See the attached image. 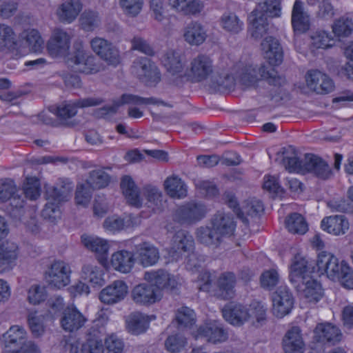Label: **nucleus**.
<instances>
[{
  "label": "nucleus",
  "mask_w": 353,
  "mask_h": 353,
  "mask_svg": "<svg viewBox=\"0 0 353 353\" xmlns=\"http://www.w3.org/2000/svg\"><path fill=\"white\" fill-rule=\"evenodd\" d=\"M72 37L65 30L57 28L52 32L46 43L48 54L52 58L61 59L75 70L85 74H94L100 70L96 59L84 48L82 41L73 43L70 52Z\"/></svg>",
  "instance_id": "nucleus-1"
},
{
  "label": "nucleus",
  "mask_w": 353,
  "mask_h": 353,
  "mask_svg": "<svg viewBox=\"0 0 353 353\" xmlns=\"http://www.w3.org/2000/svg\"><path fill=\"white\" fill-rule=\"evenodd\" d=\"M160 60L167 71L168 78L174 83H178L185 77L200 81L208 78L213 72L211 59L204 54H199L192 59L190 68L185 67V57L173 50L166 51Z\"/></svg>",
  "instance_id": "nucleus-2"
},
{
  "label": "nucleus",
  "mask_w": 353,
  "mask_h": 353,
  "mask_svg": "<svg viewBox=\"0 0 353 353\" xmlns=\"http://www.w3.org/2000/svg\"><path fill=\"white\" fill-rule=\"evenodd\" d=\"M237 80L245 88L255 86L260 80H267L273 85H279L281 81L274 70H267L264 65L252 64L236 65L230 73H224L220 76L217 81L220 86L228 89Z\"/></svg>",
  "instance_id": "nucleus-3"
},
{
  "label": "nucleus",
  "mask_w": 353,
  "mask_h": 353,
  "mask_svg": "<svg viewBox=\"0 0 353 353\" xmlns=\"http://www.w3.org/2000/svg\"><path fill=\"white\" fill-rule=\"evenodd\" d=\"M281 12L279 0H260L248 17L251 35L256 39L263 37L268 32V17H279Z\"/></svg>",
  "instance_id": "nucleus-4"
},
{
  "label": "nucleus",
  "mask_w": 353,
  "mask_h": 353,
  "mask_svg": "<svg viewBox=\"0 0 353 353\" xmlns=\"http://www.w3.org/2000/svg\"><path fill=\"white\" fill-rule=\"evenodd\" d=\"M207 212L208 208L204 203L192 201L176 210L174 220L181 224H192L204 218Z\"/></svg>",
  "instance_id": "nucleus-5"
},
{
  "label": "nucleus",
  "mask_w": 353,
  "mask_h": 353,
  "mask_svg": "<svg viewBox=\"0 0 353 353\" xmlns=\"http://www.w3.org/2000/svg\"><path fill=\"white\" fill-rule=\"evenodd\" d=\"M305 88L318 94L332 92L335 88L333 80L325 72L319 70H310L305 75Z\"/></svg>",
  "instance_id": "nucleus-6"
},
{
  "label": "nucleus",
  "mask_w": 353,
  "mask_h": 353,
  "mask_svg": "<svg viewBox=\"0 0 353 353\" xmlns=\"http://www.w3.org/2000/svg\"><path fill=\"white\" fill-rule=\"evenodd\" d=\"M307 1L308 4L312 5L316 0ZM291 23L296 37L295 46L298 48L297 36L306 32L310 27V15L305 10L302 0H295L292 10Z\"/></svg>",
  "instance_id": "nucleus-7"
},
{
  "label": "nucleus",
  "mask_w": 353,
  "mask_h": 353,
  "mask_svg": "<svg viewBox=\"0 0 353 353\" xmlns=\"http://www.w3.org/2000/svg\"><path fill=\"white\" fill-rule=\"evenodd\" d=\"M71 269L63 261H54L46 272V279L51 286L61 289L70 282Z\"/></svg>",
  "instance_id": "nucleus-8"
},
{
  "label": "nucleus",
  "mask_w": 353,
  "mask_h": 353,
  "mask_svg": "<svg viewBox=\"0 0 353 353\" xmlns=\"http://www.w3.org/2000/svg\"><path fill=\"white\" fill-rule=\"evenodd\" d=\"M347 265L348 264L344 261L339 263V259L330 252L321 251L318 254L316 260L318 271L326 273L327 277L332 281H336L342 274L341 273L342 268Z\"/></svg>",
  "instance_id": "nucleus-9"
},
{
  "label": "nucleus",
  "mask_w": 353,
  "mask_h": 353,
  "mask_svg": "<svg viewBox=\"0 0 353 353\" xmlns=\"http://www.w3.org/2000/svg\"><path fill=\"white\" fill-rule=\"evenodd\" d=\"M132 70L134 75L146 83L152 85L160 81L161 74L158 68L148 58L137 59L133 63Z\"/></svg>",
  "instance_id": "nucleus-10"
},
{
  "label": "nucleus",
  "mask_w": 353,
  "mask_h": 353,
  "mask_svg": "<svg viewBox=\"0 0 353 353\" xmlns=\"http://www.w3.org/2000/svg\"><path fill=\"white\" fill-rule=\"evenodd\" d=\"M10 201L15 209H21L25 204L24 197L19 194V190L14 180L10 178L0 179V203Z\"/></svg>",
  "instance_id": "nucleus-11"
},
{
  "label": "nucleus",
  "mask_w": 353,
  "mask_h": 353,
  "mask_svg": "<svg viewBox=\"0 0 353 353\" xmlns=\"http://www.w3.org/2000/svg\"><path fill=\"white\" fill-rule=\"evenodd\" d=\"M90 46L93 52L108 64L116 65L119 63V50L108 40L94 37L90 41Z\"/></svg>",
  "instance_id": "nucleus-12"
},
{
  "label": "nucleus",
  "mask_w": 353,
  "mask_h": 353,
  "mask_svg": "<svg viewBox=\"0 0 353 353\" xmlns=\"http://www.w3.org/2000/svg\"><path fill=\"white\" fill-rule=\"evenodd\" d=\"M194 244L193 238L188 232L179 230L172 237L170 254L175 260H179L193 250Z\"/></svg>",
  "instance_id": "nucleus-13"
},
{
  "label": "nucleus",
  "mask_w": 353,
  "mask_h": 353,
  "mask_svg": "<svg viewBox=\"0 0 353 353\" xmlns=\"http://www.w3.org/2000/svg\"><path fill=\"white\" fill-rule=\"evenodd\" d=\"M128 287L121 280H117L103 288L99 293V299L107 305L117 303L125 299Z\"/></svg>",
  "instance_id": "nucleus-14"
},
{
  "label": "nucleus",
  "mask_w": 353,
  "mask_h": 353,
  "mask_svg": "<svg viewBox=\"0 0 353 353\" xmlns=\"http://www.w3.org/2000/svg\"><path fill=\"white\" fill-rule=\"evenodd\" d=\"M160 292L150 283H141L132 290L131 298L138 305H148L161 299Z\"/></svg>",
  "instance_id": "nucleus-15"
},
{
  "label": "nucleus",
  "mask_w": 353,
  "mask_h": 353,
  "mask_svg": "<svg viewBox=\"0 0 353 353\" xmlns=\"http://www.w3.org/2000/svg\"><path fill=\"white\" fill-rule=\"evenodd\" d=\"M273 313L282 318L290 313L294 305L292 293L286 287H280L272 295Z\"/></svg>",
  "instance_id": "nucleus-16"
},
{
  "label": "nucleus",
  "mask_w": 353,
  "mask_h": 353,
  "mask_svg": "<svg viewBox=\"0 0 353 353\" xmlns=\"http://www.w3.org/2000/svg\"><path fill=\"white\" fill-rule=\"evenodd\" d=\"M144 279L153 285L156 290L160 292V290H167L170 292L175 290L178 286V282L174 277L164 270L146 272Z\"/></svg>",
  "instance_id": "nucleus-17"
},
{
  "label": "nucleus",
  "mask_w": 353,
  "mask_h": 353,
  "mask_svg": "<svg viewBox=\"0 0 353 353\" xmlns=\"http://www.w3.org/2000/svg\"><path fill=\"white\" fill-rule=\"evenodd\" d=\"M293 286L299 294L307 299L308 302L316 303L323 296L321 283L311 276L305 277L304 281H299Z\"/></svg>",
  "instance_id": "nucleus-18"
},
{
  "label": "nucleus",
  "mask_w": 353,
  "mask_h": 353,
  "mask_svg": "<svg viewBox=\"0 0 353 353\" xmlns=\"http://www.w3.org/2000/svg\"><path fill=\"white\" fill-rule=\"evenodd\" d=\"M194 336L195 339L205 338L207 341L216 344L225 341L228 334L221 324L214 321L201 325Z\"/></svg>",
  "instance_id": "nucleus-19"
},
{
  "label": "nucleus",
  "mask_w": 353,
  "mask_h": 353,
  "mask_svg": "<svg viewBox=\"0 0 353 353\" xmlns=\"http://www.w3.org/2000/svg\"><path fill=\"white\" fill-rule=\"evenodd\" d=\"M223 318L234 325H241L251 318L248 309L242 304L230 302L222 309Z\"/></svg>",
  "instance_id": "nucleus-20"
},
{
  "label": "nucleus",
  "mask_w": 353,
  "mask_h": 353,
  "mask_svg": "<svg viewBox=\"0 0 353 353\" xmlns=\"http://www.w3.org/2000/svg\"><path fill=\"white\" fill-rule=\"evenodd\" d=\"M314 338L319 343L335 345L342 338L339 328L330 323H321L316 325L314 330Z\"/></svg>",
  "instance_id": "nucleus-21"
},
{
  "label": "nucleus",
  "mask_w": 353,
  "mask_h": 353,
  "mask_svg": "<svg viewBox=\"0 0 353 353\" xmlns=\"http://www.w3.org/2000/svg\"><path fill=\"white\" fill-rule=\"evenodd\" d=\"M101 103V100L98 98H86L74 101H66L57 108L56 114L62 119H68L76 115L77 109L79 108L95 106Z\"/></svg>",
  "instance_id": "nucleus-22"
},
{
  "label": "nucleus",
  "mask_w": 353,
  "mask_h": 353,
  "mask_svg": "<svg viewBox=\"0 0 353 353\" xmlns=\"http://www.w3.org/2000/svg\"><path fill=\"white\" fill-rule=\"evenodd\" d=\"M120 188L127 203L136 208L143 205V198L139 187L130 175H124L121 178Z\"/></svg>",
  "instance_id": "nucleus-23"
},
{
  "label": "nucleus",
  "mask_w": 353,
  "mask_h": 353,
  "mask_svg": "<svg viewBox=\"0 0 353 353\" xmlns=\"http://www.w3.org/2000/svg\"><path fill=\"white\" fill-rule=\"evenodd\" d=\"M86 321L85 317L76 307H68L63 310L60 323L65 331L73 332L81 328Z\"/></svg>",
  "instance_id": "nucleus-24"
},
{
  "label": "nucleus",
  "mask_w": 353,
  "mask_h": 353,
  "mask_svg": "<svg viewBox=\"0 0 353 353\" xmlns=\"http://www.w3.org/2000/svg\"><path fill=\"white\" fill-rule=\"evenodd\" d=\"M321 228L334 236L344 235L350 228V223L345 215H333L324 217L321 223Z\"/></svg>",
  "instance_id": "nucleus-25"
},
{
  "label": "nucleus",
  "mask_w": 353,
  "mask_h": 353,
  "mask_svg": "<svg viewBox=\"0 0 353 353\" xmlns=\"http://www.w3.org/2000/svg\"><path fill=\"white\" fill-rule=\"evenodd\" d=\"M83 245L96 254L98 261L102 265L107 262L109 245L106 240L92 236L83 234L81 236Z\"/></svg>",
  "instance_id": "nucleus-26"
},
{
  "label": "nucleus",
  "mask_w": 353,
  "mask_h": 353,
  "mask_svg": "<svg viewBox=\"0 0 353 353\" xmlns=\"http://www.w3.org/2000/svg\"><path fill=\"white\" fill-rule=\"evenodd\" d=\"M261 49L263 57L270 64L277 65L283 61V50L279 41L272 37H266L261 42Z\"/></svg>",
  "instance_id": "nucleus-27"
},
{
  "label": "nucleus",
  "mask_w": 353,
  "mask_h": 353,
  "mask_svg": "<svg viewBox=\"0 0 353 353\" xmlns=\"http://www.w3.org/2000/svg\"><path fill=\"white\" fill-rule=\"evenodd\" d=\"M305 173H312L323 180L328 179L332 174L330 165L319 156H305Z\"/></svg>",
  "instance_id": "nucleus-28"
},
{
  "label": "nucleus",
  "mask_w": 353,
  "mask_h": 353,
  "mask_svg": "<svg viewBox=\"0 0 353 353\" xmlns=\"http://www.w3.org/2000/svg\"><path fill=\"white\" fill-rule=\"evenodd\" d=\"M183 37L189 45L199 46L208 37L207 30L200 22L192 21L183 28Z\"/></svg>",
  "instance_id": "nucleus-29"
},
{
  "label": "nucleus",
  "mask_w": 353,
  "mask_h": 353,
  "mask_svg": "<svg viewBox=\"0 0 353 353\" xmlns=\"http://www.w3.org/2000/svg\"><path fill=\"white\" fill-rule=\"evenodd\" d=\"M21 37L24 46L21 49V46L18 44L17 51L19 50L22 54H25L28 51L37 53L41 52L43 49V39L37 30H26L21 34Z\"/></svg>",
  "instance_id": "nucleus-30"
},
{
  "label": "nucleus",
  "mask_w": 353,
  "mask_h": 353,
  "mask_svg": "<svg viewBox=\"0 0 353 353\" xmlns=\"http://www.w3.org/2000/svg\"><path fill=\"white\" fill-rule=\"evenodd\" d=\"M135 255L143 267L154 265L160 257L158 249L148 242H143L136 245Z\"/></svg>",
  "instance_id": "nucleus-31"
},
{
  "label": "nucleus",
  "mask_w": 353,
  "mask_h": 353,
  "mask_svg": "<svg viewBox=\"0 0 353 353\" xmlns=\"http://www.w3.org/2000/svg\"><path fill=\"white\" fill-rule=\"evenodd\" d=\"M304 342L299 327L289 330L283 339V347L285 353H303Z\"/></svg>",
  "instance_id": "nucleus-32"
},
{
  "label": "nucleus",
  "mask_w": 353,
  "mask_h": 353,
  "mask_svg": "<svg viewBox=\"0 0 353 353\" xmlns=\"http://www.w3.org/2000/svg\"><path fill=\"white\" fill-rule=\"evenodd\" d=\"M236 283V276L233 272L222 273L217 280L218 296L224 300L234 298Z\"/></svg>",
  "instance_id": "nucleus-33"
},
{
  "label": "nucleus",
  "mask_w": 353,
  "mask_h": 353,
  "mask_svg": "<svg viewBox=\"0 0 353 353\" xmlns=\"http://www.w3.org/2000/svg\"><path fill=\"white\" fill-rule=\"evenodd\" d=\"M82 10V3L79 0H68L61 3L57 10L59 19L64 23H72Z\"/></svg>",
  "instance_id": "nucleus-34"
},
{
  "label": "nucleus",
  "mask_w": 353,
  "mask_h": 353,
  "mask_svg": "<svg viewBox=\"0 0 353 353\" xmlns=\"http://www.w3.org/2000/svg\"><path fill=\"white\" fill-rule=\"evenodd\" d=\"M169 5L176 12L186 15H197L204 8L201 0H169Z\"/></svg>",
  "instance_id": "nucleus-35"
},
{
  "label": "nucleus",
  "mask_w": 353,
  "mask_h": 353,
  "mask_svg": "<svg viewBox=\"0 0 353 353\" xmlns=\"http://www.w3.org/2000/svg\"><path fill=\"white\" fill-rule=\"evenodd\" d=\"M72 184L68 179H60L56 186L47 190L48 199H51L56 203L68 201L72 194Z\"/></svg>",
  "instance_id": "nucleus-36"
},
{
  "label": "nucleus",
  "mask_w": 353,
  "mask_h": 353,
  "mask_svg": "<svg viewBox=\"0 0 353 353\" xmlns=\"http://www.w3.org/2000/svg\"><path fill=\"white\" fill-rule=\"evenodd\" d=\"M167 194L173 199H183L187 196V186L181 178L176 175L168 177L163 183Z\"/></svg>",
  "instance_id": "nucleus-37"
},
{
  "label": "nucleus",
  "mask_w": 353,
  "mask_h": 353,
  "mask_svg": "<svg viewBox=\"0 0 353 353\" xmlns=\"http://www.w3.org/2000/svg\"><path fill=\"white\" fill-rule=\"evenodd\" d=\"M212 226L223 236H231L234 230V223L232 218L223 212H218L212 220Z\"/></svg>",
  "instance_id": "nucleus-38"
},
{
  "label": "nucleus",
  "mask_w": 353,
  "mask_h": 353,
  "mask_svg": "<svg viewBox=\"0 0 353 353\" xmlns=\"http://www.w3.org/2000/svg\"><path fill=\"white\" fill-rule=\"evenodd\" d=\"M150 319L141 312L130 314L126 320V326L129 332L138 335L145 332L149 327Z\"/></svg>",
  "instance_id": "nucleus-39"
},
{
  "label": "nucleus",
  "mask_w": 353,
  "mask_h": 353,
  "mask_svg": "<svg viewBox=\"0 0 353 353\" xmlns=\"http://www.w3.org/2000/svg\"><path fill=\"white\" fill-rule=\"evenodd\" d=\"M134 263V255L130 252L121 250L112 255L111 264L112 267L122 273L129 272L132 268Z\"/></svg>",
  "instance_id": "nucleus-40"
},
{
  "label": "nucleus",
  "mask_w": 353,
  "mask_h": 353,
  "mask_svg": "<svg viewBox=\"0 0 353 353\" xmlns=\"http://www.w3.org/2000/svg\"><path fill=\"white\" fill-rule=\"evenodd\" d=\"M307 261L300 256H296L290 267L289 275L290 281L292 285L299 281H304L305 277H310Z\"/></svg>",
  "instance_id": "nucleus-41"
},
{
  "label": "nucleus",
  "mask_w": 353,
  "mask_h": 353,
  "mask_svg": "<svg viewBox=\"0 0 353 353\" xmlns=\"http://www.w3.org/2000/svg\"><path fill=\"white\" fill-rule=\"evenodd\" d=\"M17 258V248L13 244L0 245V272L12 269Z\"/></svg>",
  "instance_id": "nucleus-42"
},
{
  "label": "nucleus",
  "mask_w": 353,
  "mask_h": 353,
  "mask_svg": "<svg viewBox=\"0 0 353 353\" xmlns=\"http://www.w3.org/2000/svg\"><path fill=\"white\" fill-rule=\"evenodd\" d=\"M221 28L230 34H237L241 32L244 23L234 12H225L219 19Z\"/></svg>",
  "instance_id": "nucleus-43"
},
{
  "label": "nucleus",
  "mask_w": 353,
  "mask_h": 353,
  "mask_svg": "<svg viewBox=\"0 0 353 353\" xmlns=\"http://www.w3.org/2000/svg\"><path fill=\"white\" fill-rule=\"evenodd\" d=\"M16 50H18V42L12 28L5 23H0V51Z\"/></svg>",
  "instance_id": "nucleus-44"
},
{
  "label": "nucleus",
  "mask_w": 353,
  "mask_h": 353,
  "mask_svg": "<svg viewBox=\"0 0 353 353\" xmlns=\"http://www.w3.org/2000/svg\"><path fill=\"white\" fill-rule=\"evenodd\" d=\"M197 240L207 246L217 247L221 241V235L212 226L200 227L196 230Z\"/></svg>",
  "instance_id": "nucleus-45"
},
{
  "label": "nucleus",
  "mask_w": 353,
  "mask_h": 353,
  "mask_svg": "<svg viewBox=\"0 0 353 353\" xmlns=\"http://www.w3.org/2000/svg\"><path fill=\"white\" fill-rule=\"evenodd\" d=\"M141 192L143 198L147 201L148 207L157 208L162 207L163 196L161 190L157 186L146 184L143 186Z\"/></svg>",
  "instance_id": "nucleus-46"
},
{
  "label": "nucleus",
  "mask_w": 353,
  "mask_h": 353,
  "mask_svg": "<svg viewBox=\"0 0 353 353\" xmlns=\"http://www.w3.org/2000/svg\"><path fill=\"white\" fill-rule=\"evenodd\" d=\"M92 190L106 188L111 182V176L104 170L99 169L91 171L85 181Z\"/></svg>",
  "instance_id": "nucleus-47"
},
{
  "label": "nucleus",
  "mask_w": 353,
  "mask_h": 353,
  "mask_svg": "<svg viewBox=\"0 0 353 353\" xmlns=\"http://www.w3.org/2000/svg\"><path fill=\"white\" fill-rule=\"evenodd\" d=\"M22 190L26 199L36 201L41 193L40 180L36 176H26L22 184Z\"/></svg>",
  "instance_id": "nucleus-48"
},
{
  "label": "nucleus",
  "mask_w": 353,
  "mask_h": 353,
  "mask_svg": "<svg viewBox=\"0 0 353 353\" xmlns=\"http://www.w3.org/2000/svg\"><path fill=\"white\" fill-rule=\"evenodd\" d=\"M285 226L292 234H304L308 230L307 223L304 217L299 213H292L287 216Z\"/></svg>",
  "instance_id": "nucleus-49"
},
{
  "label": "nucleus",
  "mask_w": 353,
  "mask_h": 353,
  "mask_svg": "<svg viewBox=\"0 0 353 353\" xmlns=\"http://www.w3.org/2000/svg\"><path fill=\"white\" fill-rule=\"evenodd\" d=\"M26 332L22 327L17 325L12 326L2 336V341L6 347H10L12 345H23L25 341Z\"/></svg>",
  "instance_id": "nucleus-50"
},
{
  "label": "nucleus",
  "mask_w": 353,
  "mask_h": 353,
  "mask_svg": "<svg viewBox=\"0 0 353 353\" xmlns=\"http://www.w3.org/2000/svg\"><path fill=\"white\" fill-rule=\"evenodd\" d=\"M102 272L94 264H85L82 268V277L94 285H102L104 283Z\"/></svg>",
  "instance_id": "nucleus-51"
},
{
  "label": "nucleus",
  "mask_w": 353,
  "mask_h": 353,
  "mask_svg": "<svg viewBox=\"0 0 353 353\" xmlns=\"http://www.w3.org/2000/svg\"><path fill=\"white\" fill-rule=\"evenodd\" d=\"M332 28L334 35L339 38L349 37L353 32V19L341 17L334 22Z\"/></svg>",
  "instance_id": "nucleus-52"
},
{
  "label": "nucleus",
  "mask_w": 353,
  "mask_h": 353,
  "mask_svg": "<svg viewBox=\"0 0 353 353\" xmlns=\"http://www.w3.org/2000/svg\"><path fill=\"white\" fill-rule=\"evenodd\" d=\"M90 328L87 334V338L84 342H83V347L85 348V353H103L104 345L102 340L99 336L95 333L92 334Z\"/></svg>",
  "instance_id": "nucleus-53"
},
{
  "label": "nucleus",
  "mask_w": 353,
  "mask_h": 353,
  "mask_svg": "<svg viewBox=\"0 0 353 353\" xmlns=\"http://www.w3.org/2000/svg\"><path fill=\"white\" fill-rule=\"evenodd\" d=\"M311 46L316 49H327L334 45V39L330 34L323 30H318L310 37Z\"/></svg>",
  "instance_id": "nucleus-54"
},
{
  "label": "nucleus",
  "mask_w": 353,
  "mask_h": 353,
  "mask_svg": "<svg viewBox=\"0 0 353 353\" xmlns=\"http://www.w3.org/2000/svg\"><path fill=\"white\" fill-rule=\"evenodd\" d=\"M194 185L199 194L203 197L212 199L219 194V189L213 181L197 179L194 180Z\"/></svg>",
  "instance_id": "nucleus-55"
},
{
  "label": "nucleus",
  "mask_w": 353,
  "mask_h": 353,
  "mask_svg": "<svg viewBox=\"0 0 353 353\" xmlns=\"http://www.w3.org/2000/svg\"><path fill=\"white\" fill-rule=\"evenodd\" d=\"M187 343V339L179 333L169 335L164 343L165 349L172 353L180 352Z\"/></svg>",
  "instance_id": "nucleus-56"
},
{
  "label": "nucleus",
  "mask_w": 353,
  "mask_h": 353,
  "mask_svg": "<svg viewBox=\"0 0 353 353\" xmlns=\"http://www.w3.org/2000/svg\"><path fill=\"white\" fill-rule=\"evenodd\" d=\"M283 157L281 159V163L290 172L305 173V156Z\"/></svg>",
  "instance_id": "nucleus-57"
},
{
  "label": "nucleus",
  "mask_w": 353,
  "mask_h": 353,
  "mask_svg": "<svg viewBox=\"0 0 353 353\" xmlns=\"http://www.w3.org/2000/svg\"><path fill=\"white\" fill-rule=\"evenodd\" d=\"M175 320L180 327H190L195 323L194 312L188 307H181L176 312Z\"/></svg>",
  "instance_id": "nucleus-58"
},
{
  "label": "nucleus",
  "mask_w": 353,
  "mask_h": 353,
  "mask_svg": "<svg viewBox=\"0 0 353 353\" xmlns=\"http://www.w3.org/2000/svg\"><path fill=\"white\" fill-rule=\"evenodd\" d=\"M93 190L85 182L79 183L77 185L75 192L74 199L76 204L82 207H86L90 202Z\"/></svg>",
  "instance_id": "nucleus-59"
},
{
  "label": "nucleus",
  "mask_w": 353,
  "mask_h": 353,
  "mask_svg": "<svg viewBox=\"0 0 353 353\" xmlns=\"http://www.w3.org/2000/svg\"><path fill=\"white\" fill-rule=\"evenodd\" d=\"M143 0H119L123 13L131 17H137L142 10Z\"/></svg>",
  "instance_id": "nucleus-60"
},
{
  "label": "nucleus",
  "mask_w": 353,
  "mask_h": 353,
  "mask_svg": "<svg viewBox=\"0 0 353 353\" xmlns=\"http://www.w3.org/2000/svg\"><path fill=\"white\" fill-rule=\"evenodd\" d=\"M279 281V275L274 269L264 271L260 277L261 287L266 290L273 289Z\"/></svg>",
  "instance_id": "nucleus-61"
},
{
  "label": "nucleus",
  "mask_w": 353,
  "mask_h": 353,
  "mask_svg": "<svg viewBox=\"0 0 353 353\" xmlns=\"http://www.w3.org/2000/svg\"><path fill=\"white\" fill-rule=\"evenodd\" d=\"M152 17L159 22L166 20L164 0H150Z\"/></svg>",
  "instance_id": "nucleus-62"
},
{
  "label": "nucleus",
  "mask_w": 353,
  "mask_h": 353,
  "mask_svg": "<svg viewBox=\"0 0 353 353\" xmlns=\"http://www.w3.org/2000/svg\"><path fill=\"white\" fill-rule=\"evenodd\" d=\"M81 23L85 30L91 31L99 26L100 19L96 12H88L81 16Z\"/></svg>",
  "instance_id": "nucleus-63"
},
{
  "label": "nucleus",
  "mask_w": 353,
  "mask_h": 353,
  "mask_svg": "<svg viewBox=\"0 0 353 353\" xmlns=\"http://www.w3.org/2000/svg\"><path fill=\"white\" fill-rule=\"evenodd\" d=\"M108 353H122L124 349V343L115 334L108 336L105 341Z\"/></svg>",
  "instance_id": "nucleus-64"
}]
</instances>
